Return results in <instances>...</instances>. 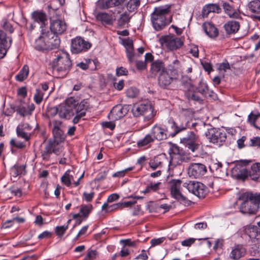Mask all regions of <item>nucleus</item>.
Wrapping results in <instances>:
<instances>
[{
  "mask_svg": "<svg viewBox=\"0 0 260 260\" xmlns=\"http://www.w3.org/2000/svg\"><path fill=\"white\" fill-rule=\"evenodd\" d=\"M171 5H166L155 7L151 14V22L156 31H160L168 26L172 21V17L167 18L170 12Z\"/></svg>",
  "mask_w": 260,
  "mask_h": 260,
  "instance_id": "nucleus-1",
  "label": "nucleus"
},
{
  "mask_svg": "<svg viewBox=\"0 0 260 260\" xmlns=\"http://www.w3.org/2000/svg\"><path fill=\"white\" fill-rule=\"evenodd\" d=\"M239 200L241 201L239 210L243 214H255L260 210V193L245 192L240 196Z\"/></svg>",
  "mask_w": 260,
  "mask_h": 260,
  "instance_id": "nucleus-2",
  "label": "nucleus"
},
{
  "mask_svg": "<svg viewBox=\"0 0 260 260\" xmlns=\"http://www.w3.org/2000/svg\"><path fill=\"white\" fill-rule=\"evenodd\" d=\"M72 65L69 54L62 53L58 55L51 63L52 73L54 76H63L69 72Z\"/></svg>",
  "mask_w": 260,
  "mask_h": 260,
  "instance_id": "nucleus-3",
  "label": "nucleus"
},
{
  "mask_svg": "<svg viewBox=\"0 0 260 260\" xmlns=\"http://www.w3.org/2000/svg\"><path fill=\"white\" fill-rule=\"evenodd\" d=\"M132 112L134 117H139L143 116L147 120L151 119L155 115L152 104L148 100L134 104L132 109Z\"/></svg>",
  "mask_w": 260,
  "mask_h": 260,
  "instance_id": "nucleus-4",
  "label": "nucleus"
},
{
  "mask_svg": "<svg viewBox=\"0 0 260 260\" xmlns=\"http://www.w3.org/2000/svg\"><path fill=\"white\" fill-rule=\"evenodd\" d=\"M182 181L179 179L171 180L169 182V188L172 198L183 204H188L190 201L188 200L185 194L186 190L182 184Z\"/></svg>",
  "mask_w": 260,
  "mask_h": 260,
  "instance_id": "nucleus-5",
  "label": "nucleus"
},
{
  "mask_svg": "<svg viewBox=\"0 0 260 260\" xmlns=\"http://www.w3.org/2000/svg\"><path fill=\"white\" fill-rule=\"evenodd\" d=\"M207 139L210 143L218 146L223 145L226 139V133L222 129L212 128L205 133Z\"/></svg>",
  "mask_w": 260,
  "mask_h": 260,
  "instance_id": "nucleus-6",
  "label": "nucleus"
},
{
  "mask_svg": "<svg viewBox=\"0 0 260 260\" xmlns=\"http://www.w3.org/2000/svg\"><path fill=\"white\" fill-rule=\"evenodd\" d=\"M183 187L199 198H204L208 192L206 186L200 182L189 181L184 183Z\"/></svg>",
  "mask_w": 260,
  "mask_h": 260,
  "instance_id": "nucleus-7",
  "label": "nucleus"
},
{
  "mask_svg": "<svg viewBox=\"0 0 260 260\" xmlns=\"http://www.w3.org/2000/svg\"><path fill=\"white\" fill-rule=\"evenodd\" d=\"M159 41L162 47L170 50H176L183 45V42L180 38L174 36H162Z\"/></svg>",
  "mask_w": 260,
  "mask_h": 260,
  "instance_id": "nucleus-8",
  "label": "nucleus"
},
{
  "mask_svg": "<svg viewBox=\"0 0 260 260\" xmlns=\"http://www.w3.org/2000/svg\"><path fill=\"white\" fill-rule=\"evenodd\" d=\"M91 47V44L82 39L77 37L72 40L71 51L72 53L79 54L86 52Z\"/></svg>",
  "mask_w": 260,
  "mask_h": 260,
  "instance_id": "nucleus-9",
  "label": "nucleus"
},
{
  "mask_svg": "<svg viewBox=\"0 0 260 260\" xmlns=\"http://www.w3.org/2000/svg\"><path fill=\"white\" fill-rule=\"evenodd\" d=\"M171 157L170 162L175 166L180 165L183 161L187 162L190 159L188 154L177 146L172 148Z\"/></svg>",
  "mask_w": 260,
  "mask_h": 260,
  "instance_id": "nucleus-10",
  "label": "nucleus"
},
{
  "mask_svg": "<svg viewBox=\"0 0 260 260\" xmlns=\"http://www.w3.org/2000/svg\"><path fill=\"white\" fill-rule=\"evenodd\" d=\"M130 106L128 105H117L114 106L108 115L110 120H118L125 116L128 112Z\"/></svg>",
  "mask_w": 260,
  "mask_h": 260,
  "instance_id": "nucleus-11",
  "label": "nucleus"
},
{
  "mask_svg": "<svg viewBox=\"0 0 260 260\" xmlns=\"http://www.w3.org/2000/svg\"><path fill=\"white\" fill-rule=\"evenodd\" d=\"M62 122L59 120H54L52 123L50 122L49 124H52L53 127L52 132L53 135L54 140L53 142L56 143V144L62 142L66 139V135L61 128Z\"/></svg>",
  "mask_w": 260,
  "mask_h": 260,
  "instance_id": "nucleus-12",
  "label": "nucleus"
},
{
  "mask_svg": "<svg viewBox=\"0 0 260 260\" xmlns=\"http://www.w3.org/2000/svg\"><path fill=\"white\" fill-rule=\"evenodd\" d=\"M207 172L206 167L201 163H192L188 169V174L190 177L200 178Z\"/></svg>",
  "mask_w": 260,
  "mask_h": 260,
  "instance_id": "nucleus-13",
  "label": "nucleus"
},
{
  "mask_svg": "<svg viewBox=\"0 0 260 260\" xmlns=\"http://www.w3.org/2000/svg\"><path fill=\"white\" fill-rule=\"evenodd\" d=\"M188 126L187 123L185 125L178 126L176 122L173 120L168 121L167 125L164 128L168 137H174L180 132L185 130Z\"/></svg>",
  "mask_w": 260,
  "mask_h": 260,
  "instance_id": "nucleus-14",
  "label": "nucleus"
},
{
  "mask_svg": "<svg viewBox=\"0 0 260 260\" xmlns=\"http://www.w3.org/2000/svg\"><path fill=\"white\" fill-rule=\"evenodd\" d=\"M248 163V161L245 160L243 162L237 164L233 169V173L237 179L244 180L249 175V172L246 167Z\"/></svg>",
  "mask_w": 260,
  "mask_h": 260,
  "instance_id": "nucleus-15",
  "label": "nucleus"
},
{
  "mask_svg": "<svg viewBox=\"0 0 260 260\" xmlns=\"http://www.w3.org/2000/svg\"><path fill=\"white\" fill-rule=\"evenodd\" d=\"M12 108V112H16L18 114L22 117L30 115L35 109L34 104L26 105L21 104L19 105L14 106Z\"/></svg>",
  "mask_w": 260,
  "mask_h": 260,
  "instance_id": "nucleus-16",
  "label": "nucleus"
},
{
  "mask_svg": "<svg viewBox=\"0 0 260 260\" xmlns=\"http://www.w3.org/2000/svg\"><path fill=\"white\" fill-rule=\"evenodd\" d=\"M47 50L58 48L60 45V40L57 35L49 31L45 34Z\"/></svg>",
  "mask_w": 260,
  "mask_h": 260,
  "instance_id": "nucleus-17",
  "label": "nucleus"
},
{
  "mask_svg": "<svg viewBox=\"0 0 260 260\" xmlns=\"http://www.w3.org/2000/svg\"><path fill=\"white\" fill-rule=\"evenodd\" d=\"M178 77L172 76L169 73L164 71L160 73L159 75L158 81L159 85L162 88H166L170 85L174 80Z\"/></svg>",
  "mask_w": 260,
  "mask_h": 260,
  "instance_id": "nucleus-18",
  "label": "nucleus"
},
{
  "mask_svg": "<svg viewBox=\"0 0 260 260\" xmlns=\"http://www.w3.org/2000/svg\"><path fill=\"white\" fill-rule=\"evenodd\" d=\"M66 29L67 24L66 22L61 20H55L51 23V31L50 32H52L55 35L58 36L63 34Z\"/></svg>",
  "mask_w": 260,
  "mask_h": 260,
  "instance_id": "nucleus-19",
  "label": "nucleus"
},
{
  "mask_svg": "<svg viewBox=\"0 0 260 260\" xmlns=\"http://www.w3.org/2000/svg\"><path fill=\"white\" fill-rule=\"evenodd\" d=\"M151 133L154 139L158 141L166 140L168 138L165 128L157 125L152 128Z\"/></svg>",
  "mask_w": 260,
  "mask_h": 260,
  "instance_id": "nucleus-20",
  "label": "nucleus"
},
{
  "mask_svg": "<svg viewBox=\"0 0 260 260\" xmlns=\"http://www.w3.org/2000/svg\"><path fill=\"white\" fill-rule=\"evenodd\" d=\"M246 250L245 247L240 244L235 245L232 250L230 256L235 260H238L243 257L246 254Z\"/></svg>",
  "mask_w": 260,
  "mask_h": 260,
  "instance_id": "nucleus-21",
  "label": "nucleus"
},
{
  "mask_svg": "<svg viewBox=\"0 0 260 260\" xmlns=\"http://www.w3.org/2000/svg\"><path fill=\"white\" fill-rule=\"evenodd\" d=\"M203 29L205 32L209 37L214 38L217 37L218 31L217 28L210 22H205L203 24Z\"/></svg>",
  "mask_w": 260,
  "mask_h": 260,
  "instance_id": "nucleus-22",
  "label": "nucleus"
},
{
  "mask_svg": "<svg viewBox=\"0 0 260 260\" xmlns=\"http://www.w3.org/2000/svg\"><path fill=\"white\" fill-rule=\"evenodd\" d=\"M96 19L103 25H112L113 19L112 15L106 12H99L96 16Z\"/></svg>",
  "mask_w": 260,
  "mask_h": 260,
  "instance_id": "nucleus-23",
  "label": "nucleus"
},
{
  "mask_svg": "<svg viewBox=\"0 0 260 260\" xmlns=\"http://www.w3.org/2000/svg\"><path fill=\"white\" fill-rule=\"evenodd\" d=\"M223 27L226 34H234L239 30L240 24L238 21L231 20L225 23Z\"/></svg>",
  "mask_w": 260,
  "mask_h": 260,
  "instance_id": "nucleus-24",
  "label": "nucleus"
},
{
  "mask_svg": "<svg viewBox=\"0 0 260 260\" xmlns=\"http://www.w3.org/2000/svg\"><path fill=\"white\" fill-rule=\"evenodd\" d=\"M185 95L189 100L199 102L202 101L201 97L198 94V91H196L195 87L191 85H189L187 89L185 91Z\"/></svg>",
  "mask_w": 260,
  "mask_h": 260,
  "instance_id": "nucleus-25",
  "label": "nucleus"
},
{
  "mask_svg": "<svg viewBox=\"0 0 260 260\" xmlns=\"http://www.w3.org/2000/svg\"><path fill=\"white\" fill-rule=\"evenodd\" d=\"M31 17L35 22L41 24V27L45 25L46 22L47 21L46 14L42 11H35L33 12L31 14Z\"/></svg>",
  "mask_w": 260,
  "mask_h": 260,
  "instance_id": "nucleus-26",
  "label": "nucleus"
},
{
  "mask_svg": "<svg viewBox=\"0 0 260 260\" xmlns=\"http://www.w3.org/2000/svg\"><path fill=\"white\" fill-rule=\"evenodd\" d=\"M222 7L224 11V12L229 17L233 18H241L239 12L235 10V9L229 3H223L222 5Z\"/></svg>",
  "mask_w": 260,
  "mask_h": 260,
  "instance_id": "nucleus-27",
  "label": "nucleus"
},
{
  "mask_svg": "<svg viewBox=\"0 0 260 260\" xmlns=\"http://www.w3.org/2000/svg\"><path fill=\"white\" fill-rule=\"evenodd\" d=\"M150 70L151 72L154 74L165 71V65L164 62L160 59L152 61L151 64Z\"/></svg>",
  "mask_w": 260,
  "mask_h": 260,
  "instance_id": "nucleus-28",
  "label": "nucleus"
},
{
  "mask_svg": "<svg viewBox=\"0 0 260 260\" xmlns=\"http://www.w3.org/2000/svg\"><path fill=\"white\" fill-rule=\"evenodd\" d=\"M220 11L219 6L217 4H210L205 5L202 10V15L203 17H207L208 14L211 12L218 13Z\"/></svg>",
  "mask_w": 260,
  "mask_h": 260,
  "instance_id": "nucleus-29",
  "label": "nucleus"
},
{
  "mask_svg": "<svg viewBox=\"0 0 260 260\" xmlns=\"http://www.w3.org/2000/svg\"><path fill=\"white\" fill-rule=\"evenodd\" d=\"M52 140H49L44 149L42 150L41 152L42 157L44 160H49L50 155L52 154Z\"/></svg>",
  "mask_w": 260,
  "mask_h": 260,
  "instance_id": "nucleus-30",
  "label": "nucleus"
},
{
  "mask_svg": "<svg viewBox=\"0 0 260 260\" xmlns=\"http://www.w3.org/2000/svg\"><path fill=\"white\" fill-rule=\"evenodd\" d=\"M180 61L177 59H175L173 60L172 62L169 64L167 67V70L165 71L172 74L173 76H176L178 77V69L179 67Z\"/></svg>",
  "mask_w": 260,
  "mask_h": 260,
  "instance_id": "nucleus-31",
  "label": "nucleus"
},
{
  "mask_svg": "<svg viewBox=\"0 0 260 260\" xmlns=\"http://www.w3.org/2000/svg\"><path fill=\"white\" fill-rule=\"evenodd\" d=\"M42 35L43 36H40L36 40L35 44V49L39 51L47 50L45 36L44 32H42Z\"/></svg>",
  "mask_w": 260,
  "mask_h": 260,
  "instance_id": "nucleus-32",
  "label": "nucleus"
},
{
  "mask_svg": "<svg viewBox=\"0 0 260 260\" xmlns=\"http://www.w3.org/2000/svg\"><path fill=\"white\" fill-rule=\"evenodd\" d=\"M196 89L198 92L201 93L205 97L211 96L207 83L204 82L202 80L200 82L199 86Z\"/></svg>",
  "mask_w": 260,
  "mask_h": 260,
  "instance_id": "nucleus-33",
  "label": "nucleus"
},
{
  "mask_svg": "<svg viewBox=\"0 0 260 260\" xmlns=\"http://www.w3.org/2000/svg\"><path fill=\"white\" fill-rule=\"evenodd\" d=\"M64 104H62L59 105L58 114L60 118H67L68 116H70L71 114H74L73 111L68 108Z\"/></svg>",
  "mask_w": 260,
  "mask_h": 260,
  "instance_id": "nucleus-34",
  "label": "nucleus"
},
{
  "mask_svg": "<svg viewBox=\"0 0 260 260\" xmlns=\"http://www.w3.org/2000/svg\"><path fill=\"white\" fill-rule=\"evenodd\" d=\"M248 172L250 176H253L252 179L256 180L260 175V163L253 164L251 166V170Z\"/></svg>",
  "mask_w": 260,
  "mask_h": 260,
  "instance_id": "nucleus-35",
  "label": "nucleus"
},
{
  "mask_svg": "<svg viewBox=\"0 0 260 260\" xmlns=\"http://www.w3.org/2000/svg\"><path fill=\"white\" fill-rule=\"evenodd\" d=\"M248 234L250 239L257 241V243L260 242V229L257 226L250 228Z\"/></svg>",
  "mask_w": 260,
  "mask_h": 260,
  "instance_id": "nucleus-36",
  "label": "nucleus"
},
{
  "mask_svg": "<svg viewBox=\"0 0 260 260\" xmlns=\"http://www.w3.org/2000/svg\"><path fill=\"white\" fill-rule=\"evenodd\" d=\"M126 0H107L102 6L103 9L118 7L122 5Z\"/></svg>",
  "mask_w": 260,
  "mask_h": 260,
  "instance_id": "nucleus-37",
  "label": "nucleus"
},
{
  "mask_svg": "<svg viewBox=\"0 0 260 260\" xmlns=\"http://www.w3.org/2000/svg\"><path fill=\"white\" fill-rule=\"evenodd\" d=\"M141 0H129L126 4V9L129 12L136 11L141 4Z\"/></svg>",
  "mask_w": 260,
  "mask_h": 260,
  "instance_id": "nucleus-38",
  "label": "nucleus"
},
{
  "mask_svg": "<svg viewBox=\"0 0 260 260\" xmlns=\"http://www.w3.org/2000/svg\"><path fill=\"white\" fill-rule=\"evenodd\" d=\"M248 7L251 12L253 13H260V0H253L248 4Z\"/></svg>",
  "mask_w": 260,
  "mask_h": 260,
  "instance_id": "nucleus-39",
  "label": "nucleus"
},
{
  "mask_svg": "<svg viewBox=\"0 0 260 260\" xmlns=\"http://www.w3.org/2000/svg\"><path fill=\"white\" fill-rule=\"evenodd\" d=\"M29 73V68L27 65H24L19 73L16 76V79L19 81H23L25 79Z\"/></svg>",
  "mask_w": 260,
  "mask_h": 260,
  "instance_id": "nucleus-40",
  "label": "nucleus"
},
{
  "mask_svg": "<svg viewBox=\"0 0 260 260\" xmlns=\"http://www.w3.org/2000/svg\"><path fill=\"white\" fill-rule=\"evenodd\" d=\"M162 158L160 155L155 156L150 160L149 162L150 167L152 170H155L156 168L161 167L162 164Z\"/></svg>",
  "mask_w": 260,
  "mask_h": 260,
  "instance_id": "nucleus-41",
  "label": "nucleus"
},
{
  "mask_svg": "<svg viewBox=\"0 0 260 260\" xmlns=\"http://www.w3.org/2000/svg\"><path fill=\"white\" fill-rule=\"evenodd\" d=\"M198 139V136L193 132H190L188 135L181 139V142L185 145L197 142Z\"/></svg>",
  "mask_w": 260,
  "mask_h": 260,
  "instance_id": "nucleus-42",
  "label": "nucleus"
},
{
  "mask_svg": "<svg viewBox=\"0 0 260 260\" xmlns=\"http://www.w3.org/2000/svg\"><path fill=\"white\" fill-rule=\"evenodd\" d=\"M12 39L7 37L6 34L2 30H0V45L5 47H10Z\"/></svg>",
  "mask_w": 260,
  "mask_h": 260,
  "instance_id": "nucleus-43",
  "label": "nucleus"
},
{
  "mask_svg": "<svg viewBox=\"0 0 260 260\" xmlns=\"http://www.w3.org/2000/svg\"><path fill=\"white\" fill-rule=\"evenodd\" d=\"M154 141V139L151 135L147 134L143 139L139 140L137 142V145L139 147H142L153 142Z\"/></svg>",
  "mask_w": 260,
  "mask_h": 260,
  "instance_id": "nucleus-44",
  "label": "nucleus"
},
{
  "mask_svg": "<svg viewBox=\"0 0 260 260\" xmlns=\"http://www.w3.org/2000/svg\"><path fill=\"white\" fill-rule=\"evenodd\" d=\"M131 17L127 12L122 13L120 18L117 20L118 25L120 27H124L126 24L128 23Z\"/></svg>",
  "mask_w": 260,
  "mask_h": 260,
  "instance_id": "nucleus-45",
  "label": "nucleus"
},
{
  "mask_svg": "<svg viewBox=\"0 0 260 260\" xmlns=\"http://www.w3.org/2000/svg\"><path fill=\"white\" fill-rule=\"evenodd\" d=\"M160 184V182H157L155 183H150L147 186L146 188L142 191V192L146 194L152 191H156L159 189Z\"/></svg>",
  "mask_w": 260,
  "mask_h": 260,
  "instance_id": "nucleus-46",
  "label": "nucleus"
},
{
  "mask_svg": "<svg viewBox=\"0 0 260 260\" xmlns=\"http://www.w3.org/2000/svg\"><path fill=\"white\" fill-rule=\"evenodd\" d=\"M260 117V114H254L253 112H251L248 117V121L251 125H253L254 127L257 129H260V127L257 126L255 122L256 120Z\"/></svg>",
  "mask_w": 260,
  "mask_h": 260,
  "instance_id": "nucleus-47",
  "label": "nucleus"
},
{
  "mask_svg": "<svg viewBox=\"0 0 260 260\" xmlns=\"http://www.w3.org/2000/svg\"><path fill=\"white\" fill-rule=\"evenodd\" d=\"M69 109L73 111L74 109L76 108L78 105V102L73 97H70L67 99L64 103H63Z\"/></svg>",
  "mask_w": 260,
  "mask_h": 260,
  "instance_id": "nucleus-48",
  "label": "nucleus"
},
{
  "mask_svg": "<svg viewBox=\"0 0 260 260\" xmlns=\"http://www.w3.org/2000/svg\"><path fill=\"white\" fill-rule=\"evenodd\" d=\"M16 133L18 137L24 139L25 141H28L30 138V134L26 132L24 130L17 127Z\"/></svg>",
  "mask_w": 260,
  "mask_h": 260,
  "instance_id": "nucleus-49",
  "label": "nucleus"
},
{
  "mask_svg": "<svg viewBox=\"0 0 260 260\" xmlns=\"http://www.w3.org/2000/svg\"><path fill=\"white\" fill-rule=\"evenodd\" d=\"M25 167L24 166L14 167L12 170L13 176L15 177L19 175H24L25 174Z\"/></svg>",
  "mask_w": 260,
  "mask_h": 260,
  "instance_id": "nucleus-50",
  "label": "nucleus"
},
{
  "mask_svg": "<svg viewBox=\"0 0 260 260\" xmlns=\"http://www.w3.org/2000/svg\"><path fill=\"white\" fill-rule=\"evenodd\" d=\"M139 94V90L134 87H131L127 89L126 91V96L130 98H135Z\"/></svg>",
  "mask_w": 260,
  "mask_h": 260,
  "instance_id": "nucleus-51",
  "label": "nucleus"
},
{
  "mask_svg": "<svg viewBox=\"0 0 260 260\" xmlns=\"http://www.w3.org/2000/svg\"><path fill=\"white\" fill-rule=\"evenodd\" d=\"M67 229L68 225L57 226L55 228L54 231L56 235L61 238L63 236Z\"/></svg>",
  "mask_w": 260,
  "mask_h": 260,
  "instance_id": "nucleus-52",
  "label": "nucleus"
},
{
  "mask_svg": "<svg viewBox=\"0 0 260 260\" xmlns=\"http://www.w3.org/2000/svg\"><path fill=\"white\" fill-rule=\"evenodd\" d=\"M92 209V207L91 205L82 206L80 210V212L84 217L86 218L88 217Z\"/></svg>",
  "mask_w": 260,
  "mask_h": 260,
  "instance_id": "nucleus-53",
  "label": "nucleus"
},
{
  "mask_svg": "<svg viewBox=\"0 0 260 260\" xmlns=\"http://www.w3.org/2000/svg\"><path fill=\"white\" fill-rule=\"evenodd\" d=\"M126 52L128 61L129 63L131 64L135 61V57L136 56V54L134 51V47L126 49Z\"/></svg>",
  "mask_w": 260,
  "mask_h": 260,
  "instance_id": "nucleus-54",
  "label": "nucleus"
},
{
  "mask_svg": "<svg viewBox=\"0 0 260 260\" xmlns=\"http://www.w3.org/2000/svg\"><path fill=\"white\" fill-rule=\"evenodd\" d=\"M44 94V92H42L41 90L38 89H36V93L34 95V99L35 102L37 104H40L42 102Z\"/></svg>",
  "mask_w": 260,
  "mask_h": 260,
  "instance_id": "nucleus-55",
  "label": "nucleus"
},
{
  "mask_svg": "<svg viewBox=\"0 0 260 260\" xmlns=\"http://www.w3.org/2000/svg\"><path fill=\"white\" fill-rule=\"evenodd\" d=\"M90 107L88 101L84 100L80 102L79 104H78L76 106V109L77 110L86 111Z\"/></svg>",
  "mask_w": 260,
  "mask_h": 260,
  "instance_id": "nucleus-56",
  "label": "nucleus"
},
{
  "mask_svg": "<svg viewBox=\"0 0 260 260\" xmlns=\"http://www.w3.org/2000/svg\"><path fill=\"white\" fill-rule=\"evenodd\" d=\"M120 243L122 244L124 246H128L130 247H136L138 244V241H132L131 239H126L124 240H121Z\"/></svg>",
  "mask_w": 260,
  "mask_h": 260,
  "instance_id": "nucleus-57",
  "label": "nucleus"
},
{
  "mask_svg": "<svg viewBox=\"0 0 260 260\" xmlns=\"http://www.w3.org/2000/svg\"><path fill=\"white\" fill-rule=\"evenodd\" d=\"M10 144L12 147H15L18 149H22L25 146L23 142L17 141L15 139H12L10 140Z\"/></svg>",
  "mask_w": 260,
  "mask_h": 260,
  "instance_id": "nucleus-58",
  "label": "nucleus"
},
{
  "mask_svg": "<svg viewBox=\"0 0 260 260\" xmlns=\"http://www.w3.org/2000/svg\"><path fill=\"white\" fill-rule=\"evenodd\" d=\"M98 252L96 250H89L84 260H93L96 258Z\"/></svg>",
  "mask_w": 260,
  "mask_h": 260,
  "instance_id": "nucleus-59",
  "label": "nucleus"
},
{
  "mask_svg": "<svg viewBox=\"0 0 260 260\" xmlns=\"http://www.w3.org/2000/svg\"><path fill=\"white\" fill-rule=\"evenodd\" d=\"M61 182L63 184L67 186H69L71 184V180L69 173L66 172L61 178Z\"/></svg>",
  "mask_w": 260,
  "mask_h": 260,
  "instance_id": "nucleus-60",
  "label": "nucleus"
},
{
  "mask_svg": "<svg viewBox=\"0 0 260 260\" xmlns=\"http://www.w3.org/2000/svg\"><path fill=\"white\" fill-rule=\"evenodd\" d=\"M249 145L252 147H257L260 148V137H255L250 140Z\"/></svg>",
  "mask_w": 260,
  "mask_h": 260,
  "instance_id": "nucleus-61",
  "label": "nucleus"
},
{
  "mask_svg": "<svg viewBox=\"0 0 260 260\" xmlns=\"http://www.w3.org/2000/svg\"><path fill=\"white\" fill-rule=\"evenodd\" d=\"M91 62L90 59H86L85 62H81L77 64V66L83 70H86L89 68V64Z\"/></svg>",
  "mask_w": 260,
  "mask_h": 260,
  "instance_id": "nucleus-62",
  "label": "nucleus"
},
{
  "mask_svg": "<svg viewBox=\"0 0 260 260\" xmlns=\"http://www.w3.org/2000/svg\"><path fill=\"white\" fill-rule=\"evenodd\" d=\"M94 196V192L92 191L90 193H87L86 192H84L83 193V199L87 202H90L92 200Z\"/></svg>",
  "mask_w": 260,
  "mask_h": 260,
  "instance_id": "nucleus-63",
  "label": "nucleus"
},
{
  "mask_svg": "<svg viewBox=\"0 0 260 260\" xmlns=\"http://www.w3.org/2000/svg\"><path fill=\"white\" fill-rule=\"evenodd\" d=\"M116 73L117 76L127 75L128 74V71L126 68L121 67L116 69Z\"/></svg>",
  "mask_w": 260,
  "mask_h": 260,
  "instance_id": "nucleus-64",
  "label": "nucleus"
}]
</instances>
